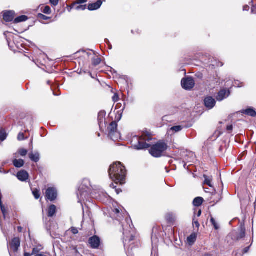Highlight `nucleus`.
<instances>
[{"label": "nucleus", "mask_w": 256, "mask_h": 256, "mask_svg": "<svg viewBox=\"0 0 256 256\" xmlns=\"http://www.w3.org/2000/svg\"><path fill=\"white\" fill-rule=\"evenodd\" d=\"M101 61V58L97 57L92 59V64L94 66H96L100 64Z\"/></svg>", "instance_id": "obj_27"}, {"label": "nucleus", "mask_w": 256, "mask_h": 256, "mask_svg": "<svg viewBox=\"0 0 256 256\" xmlns=\"http://www.w3.org/2000/svg\"><path fill=\"white\" fill-rule=\"evenodd\" d=\"M204 184H206L210 187L212 188L213 186L212 184V179L211 178L207 176L206 175L204 174Z\"/></svg>", "instance_id": "obj_25"}, {"label": "nucleus", "mask_w": 256, "mask_h": 256, "mask_svg": "<svg viewBox=\"0 0 256 256\" xmlns=\"http://www.w3.org/2000/svg\"><path fill=\"white\" fill-rule=\"evenodd\" d=\"M78 4H84L87 2V0H76Z\"/></svg>", "instance_id": "obj_45"}, {"label": "nucleus", "mask_w": 256, "mask_h": 256, "mask_svg": "<svg viewBox=\"0 0 256 256\" xmlns=\"http://www.w3.org/2000/svg\"><path fill=\"white\" fill-rule=\"evenodd\" d=\"M18 140H24V134L22 132H20L18 136Z\"/></svg>", "instance_id": "obj_37"}, {"label": "nucleus", "mask_w": 256, "mask_h": 256, "mask_svg": "<svg viewBox=\"0 0 256 256\" xmlns=\"http://www.w3.org/2000/svg\"><path fill=\"white\" fill-rule=\"evenodd\" d=\"M102 0H98L94 3L90 4L88 6V10L90 11L98 10L102 5Z\"/></svg>", "instance_id": "obj_17"}, {"label": "nucleus", "mask_w": 256, "mask_h": 256, "mask_svg": "<svg viewBox=\"0 0 256 256\" xmlns=\"http://www.w3.org/2000/svg\"><path fill=\"white\" fill-rule=\"evenodd\" d=\"M18 152L21 156H24L27 154L28 151L26 149L21 148L19 150Z\"/></svg>", "instance_id": "obj_33"}, {"label": "nucleus", "mask_w": 256, "mask_h": 256, "mask_svg": "<svg viewBox=\"0 0 256 256\" xmlns=\"http://www.w3.org/2000/svg\"><path fill=\"white\" fill-rule=\"evenodd\" d=\"M132 250V248H130V247L128 248V254L129 255L130 253V250Z\"/></svg>", "instance_id": "obj_52"}, {"label": "nucleus", "mask_w": 256, "mask_h": 256, "mask_svg": "<svg viewBox=\"0 0 256 256\" xmlns=\"http://www.w3.org/2000/svg\"><path fill=\"white\" fill-rule=\"evenodd\" d=\"M230 90H226V89L221 90L218 94L216 96V99L218 101H222L224 99L228 97L230 95Z\"/></svg>", "instance_id": "obj_11"}, {"label": "nucleus", "mask_w": 256, "mask_h": 256, "mask_svg": "<svg viewBox=\"0 0 256 256\" xmlns=\"http://www.w3.org/2000/svg\"><path fill=\"white\" fill-rule=\"evenodd\" d=\"M22 228L21 226L18 227V230L19 232H22Z\"/></svg>", "instance_id": "obj_51"}, {"label": "nucleus", "mask_w": 256, "mask_h": 256, "mask_svg": "<svg viewBox=\"0 0 256 256\" xmlns=\"http://www.w3.org/2000/svg\"><path fill=\"white\" fill-rule=\"evenodd\" d=\"M0 208H1L2 212L4 216H5V213L6 212V208L4 206V204H1Z\"/></svg>", "instance_id": "obj_42"}, {"label": "nucleus", "mask_w": 256, "mask_h": 256, "mask_svg": "<svg viewBox=\"0 0 256 256\" xmlns=\"http://www.w3.org/2000/svg\"><path fill=\"white\" fill-rule=\"evenodd\" d=\"M59 0H50V2L52 6H58Z\"/></svg>", "instance_id": "obj_35"}, {"label": "nucleus", "mask_w": 256, "mask_h": 256, "mask_svg": "<svg viewBox=\"0 0 256 256\" xmlns=\"http://www.w3.org/2000/svg\"><path fill=\"white\" fill-rule=\"evenodd\" d=\"M250 246L245 248L243 250V254L247 253L248 252L249 250H250Z\"/></svg>", "instance_id": "obj_44"}, {"label": "nucleus", "mask_w": 256, "mask_h": 256, "mask_svg": "<svg viewBox=\"0 0 256 256\" xmlns=\"http://www.w3.org/2000/svg\"><path fill=\"white\" fill-rule=\"evenodd\" d=\"M14 166L16 168L22 167L24 164V162L22 159H14L12 161Z\"/></svg>", "instance_id": "obj_19"}, {"label": "nucleus", "mask_w": 256, "mask_h": 256, "mask_svg": "<svg viewBox=\"0 0 256 256\" xmlns=\"http://www.w3.org/2000/svg\"><path fill=\"white\" fill-rule=\"evenodd\" d=\"M210 222L214 226L215 230H218L219 229V226L214 218L212 217L210 218Z\"/></svg>", "instance_id": "obj_32"}, {"label": "nucleus", "mask_w": 256, "mask_h": 256, "mask_svg": "<svg viewBox=\"0 0 256 256\" xmlns=\"http://www.w3.org/2000/svg\"><path fill=\"white\" fill-rule=\"evenodd\" d=\"M106 116V112L104 111H100L98 114V118L100 130H102L103 127L106 126L104 118Z\"/></svg>", "instance_id": "obj_14"}, {"label": "nucleus", "mask_w": 256, "mask_h": 256, "mask_svg": "<svg viewBox=\"0 0 256 256\" xmlns=\"http://www.w3.org/2000/svg\"><path fill=\"white\" fill-rule=\"evenodd\" d=\"M204 202V199L202 197H197L193 200V204L195 206H200Z\"/></svg>", "instance_id": "obj_23"}, {"label": "nucleus", "mask_w": 256, "mask_h": 256, "mask_svg": "<svg viewBox=\"0 0 256 256\" xmlns=\"http://www.w3.org/2000/svg\"><path fill=\"white\" fill-rule=\"evenodd\" d=\"M108 174L110 178L116 184H122L124 183L126 170L121 162H116L110 165Z\"/></svg>", "instance_id": "obj_1"}, {"label": "nucleus", "mask_w": 256, "mask_h": 256, "mask_svg": "<svg viewBox=\"0 0 256 256\" xmlns=\"http://www.w3.org/2000/svg\"><path fill=\"white\" fill-rule=\"evenodd\" d=\"M204 190L206 192H208V188H204Z\"/></svg>", "instance_id": "obj_60"}, {"label": "nucleus", "mask_w": 256, "mask_h": 256, "mask_svg": "<svg viewBox=\"0 0 256 256\" xmlns=\"http://www.w3.org/2000/svg\"><path fill=\"white\" fill-rule=\"evenodd\" d=\"M58 196V192L54 188H48L46 192V198L52 202Z\"/></svg>", "instance_id": "obj_10"}, {"label": "nucleus", "mask_w": 256, "mask_h": 256, "mask_svg": "<svg viewBox=\"0 0 256 256\" xmlns=\"http://www.w3.org/2000/svg\"><path fill=\"white\" fill-rule=\"evenodd\" d=\"M112 100L116 102H117L119 100V97L117 94H114L112 98Z\"/></svg>", "instance_id": "obj_39"}, {"label": "nucleus", "mask_w": 256, "mask_h": 256, "mask_svg": "<svg viewBox=\"0 0 256 256\" xmlns=\"http://www.w3.org/2000/svg\"><path fill=\"white\" fill-rule=\"evenodd\" d=\"M183 126H172L170 128V130L174 132H178L182 130L183 128Z\"/></svg>", "instance_id": "obj_29"}, {"label": "nucleus", "mask_w": 256, "mask_h": 256, "mask_svg": "<svg viewBox=\"0 0 256 256\" xmlns=\"http://www.w3.org/2000/svg\"><path fill=\"white\" fill-rule=\"evenodd\" d=\"M181 84L182 87L186 90H190L195 84L194 81L192 77L184 78L182 80Z\"/></svg>", "instance_id": "obj_7"}, {"label": "nucleus", "mask_w": 256, "mask_h": 256, "mask_svg": "<svg viewBox=\"0 0 256 256\" xmlns=\"http://www.w3.org/2000/svg\"><path fill=\"white\" fill-rule=\"evenodd\" d=\"M113 212L115 214H118V216H119L120 218V216H118L120 214V210L119 209L116 208L113 210Z\"/></svg>", "instance_id": "obj_43"}, {"label": "nucleus", "mask_w": 256, "mask_h": 256, "mask_svg": "<svg viewBox=\"0 0 256 256\" xmlns=\"http://www.w3.org/2000/svg\"><path fill=\"white\" fill-rule=\"evenodd\" d=\"M232 129H233V126L232 125L228 126L226 127V130L228 131H232Z\"/></svg>", "instance_id": "obj_46"}, {"label": "nucleus", "mask_w": 256, "mask_h": 256, "mask_svg": "<svg viewBox=\"0 0 256 256\" xmlns=\"http://www.w3.org/2000/svg\"><path fill=\"white\" fill-rule=\"evenodd\" d=\"M108 46H109L110 49H112V44L110 43V44H108Z\"/></svg>", "instance_id": "obj_58"}, {"label": "nucleus", "mask_w": 256, "mask_h": 256, "mask_svg": "<svg viewBox=\"0 0 256 256\" xmlns=\"http://www.w3.org/2000/svg\"><path fill=\"white\" fill-rule=\"evenodd\" d=\"M38 18L41 20H47L50 18V17H48L42 14H38Z\"/></svg>", "instance_id": "obj_30"}, {"label": "nucleus", "mask_w": 256, "mask_h": 256, "mask_svg": "<svg viewBox=\"0 0 256 256\" xmlns=\"http://www.w3.org/2000/svg\"><path fill=\"white\" fill-rule=\"evenodd\" d=\"M242 84L238 80H235L234 82L233 83V86H237L238 88L242 86V85H240Z\"/></svg>", "instance_id": "obj_36"}, {"label": "nucleus", "mask_w": 256, "mask_h": 256, "mask_svg": "<svg viewBox=\"0 0 256 256\" xmlns=\"http://www.w3.org/2000/svg\"><path fill=\"white\" fill-rule=\"evenodd\" d=\"M216 101L212 96H207L204 100L205 106L208 110L212 109L216 105Z\"/></svg>", "instance_id": "obj_12"}, {"label": "nucleus", "mask_w": 256, "mask_h": 256, "mask_svg": "<svg viewBox=\"0 0 256 256\" xmlns=\"http://www.w3.org/2000/svg\"><path fill=\"white\" fill-rule=\"evenodd\" d=\"M167 144L162 141H159L153 145L150 150V154L155 158L162 156V153L168 149Z\"/></svg>", "instance_id": "obj_4"}, {"label": "nucleus", "mask_w": 256, "mask_h": 256, "mask_svg": "<svg viewBox=\"0 0 256 256\" xmlns=\"http://www.w3.org/2000/svg\"><path fill=\"white\" fill-rule=\"evenodd\" d=\"M1 204H3L2 201V196H0V206H1Z\"/></svg>", "instance_id": "obj_57"}, {"label": "nucleus", "mask_w": 256, "mask_h": 256, "mask_svg": "<svg viewBox=\"0 0 256 256\" xmlns=\"http://www.w3.org/2000/svg\"><path fill=\"white\" fill-rule=\"evenodd\" d=\"M71 232L74 234H76L78 232V228L74 227H72L71 228Z\"/></svg>", "instance_id": "obj_40"}, {"label": "nucleus", "mask_w": 256, "mask_h": 256, "mask_svg": "<svg viewBox=\"0 0 256 256\" xmlns=\"http://www.w3.org/2000/svg\"><path fill=\"white\" fill-rule=\"evenodd\" d=\"M196 240V236H193L192 234L190 235V236L188 238V240L190 242H194Z\"/></svg>", "instance_id": "obj_34"}, {"label": "nucleus", "mask_w": 256, "mask_h": 256, "mask_svg": "<svg viewBox=\"0 0 256 256\" xmlns=\"http://www.w3.org/2000/svg\"><path fill=\"white\" fill-rule=\"evenodd\" d=\"M88 244L93 249H98L100 244V239L97 236H94L88 239Z\"/></svg>", "instance_id": "obj_9"}, {"label": "nucleus", "mask_w": 256, "mask_h": 256, "mask_svg": "<svg viewBox=\"0 0 256 256\" xmlns=\"http://www.w3.org/2000/svg\"><path fill=\"white\" fill-rule=\"evenodd\" d=\"M28 20V17L24 15H22L20 16H19L17 18H16L14 21V24H18L19 22H26V20Z\"/></svg>", "instance_id": "obj_22"}, {"label": "nucleus", "mask_w": 256, "mask_h": 256, "mask_svg": "<svg viewBox=\"0 0 256 256\" xmlns=\"http://www.w3.org/2000/svg\"><path fill=\"white\" fill-rule=\"evenodd\" d=\"M32 254H30V253H28V252H24V256H32Z\"/></svg>", "instance_id": "obj_54"}, {"label": "nucleus", "mask_w": 256, "mask_h": 256, "mask_svg": "<svg viewBox=\"0 0 256 256\" xmlns=\"http://www.w3.org/2000/svg\"><path fill=\"white\" fill-rule=\"evenodd\" d=\"M202 214V210H199L198 212V214H197V216L198 217L200 216Z\"/></svg>", "instance_id": "obj_53"}, {"label": "nucleus", "mask_w": 256, "mask_h": 256, "mask_svg": "<svg viewBox=\"0 0 256 256\" xmlns=\"http://www.w3.org/2000/svg\"><path fill=\"white\" fill-rule=\"evenodd\" d=\"M18 179L22 182H26L29 179V174L25 170H21L16 174Z\"/></svg>", "instance_id": "obj_13"}, {"label": "nucleus", "mask_w": 256, "mask_h": 256, "mask_svg": "<svg viewBox=\"0 0 256 256\" xmlns=\"http://www.w3.org/2000/svg\"><path fill=\"white\" fill-rule=\"evenodd\" d=\"M246 236V229L244 225L241 224L240 226V233L238 238L240 239L244 238Z\"/></svg>", "instance_id": "obj_24"}, {"label": "nucleus", "mask_w": 256, "mask_h": 256, "mask_svg": "<svg viewBox=\"0 0 256 256\" xmlns=\"http://www.w3.org/2000/svg\"><path fill=\"white\" fill-rule=\"evenodd\" d=\"M110 187L112 188H116V186H115V184H114L112 183L110 184Z\"/></svg>", "instance_id": "obj_50"}, {"label": "nucleus", "mask_w": 256, "mask_h": 256, "mask_svg": "<svg viewBox=\"0 0 256 256\" xmlns=\"http://www.w3.org/2000/svg\"><path fill=\"white\" fill-rule=\"evenodd\" d=\"M222 198V196H220V198L218 199V200H217L216 202H218V201H220L221 199Z\"/></svg>", "instance_id": "obj_59"}, {"label": "nucleus", "mask_w": 256, "mask_h": 256, "mask_svg": "<svg viewBox=\"0 0 256 256\" xmlns=\"http://www.w3.org/2000/svg\"><path fill=\"white\" fill-rule=\"evenodd\" d=\"M32 194L36 200H38L40 198V192L37 188L32 190Z\"/></svg>", "instance_id": "obj_28"}, {"label": "nucleus", "mask_w": 256, "mask_h": 256, "mask_svg": "<svg viewBox=\"0 0 256 256\" xmlns=\"http://www.w3.org/2000/svg\"><path fill=\"white\" fill-rule=\"evenodd\" d=\"M193 225L194 226L197 228H198L200 226V224L198 222V220H195L194 218L193 220Z\"/></svg>", "instance_id": "obj_41"}, {"label": "nucleus", "mask_w": 256, "mask_h": 256, "mask_svg": "<svg viewBox=\"0 0 256 256\" xmlns=\"http://www.w3.org/2000/svg\"><path fill=\"white\" fill-rule=\"evenodd\" d=\"M243 113L252 117H255L256 116V112L253 108H247L244 111Z\"/></svg>", "instance_id": "obj_21"}, {"label": "nucleus", "mask_w": 256, "mask_h": 256, "mask_svg": "<svg viewBox=\"0 0 256 256\" xmlns=\"http://www.w3.org/2000/svg\"><path fill=\"white\" fill-rule=\"evenodd\" d=\"M56 212V206L54 204H52L48 208V217H52Z\"/></svg>", "instance_id": "obj_20"}, {"label": "nucleus", "mask_w": 256, "mask_h": 256, "mask_svg": "<svg viewBox=\"0 0 256 256\" xmlns=\"http://www.w3.org/2000/svg\"><path fill=\"white\" fill-rule=\"evenodd\" d=\"M86 5H80V6H77L76 7V10H86Z\"/></svg>", "instance_id": "obj_38"}, {"label": "nucleus", "mask_w": 256, "mask_h": 256, "mask_svg": "<svg viewBox=\"0 0 256 256\" xmlns=\"http://www.w3.org/2000/svg\"><path fill=\"white\" fill-rule=\"evenodd\" d=\"M180 156L183 158L182 163H184L183 166L186 169V162H190L191 160H189V158L194 159L195 157L194 154L190 151L182 150L180 152Z\"/></svg>", "instance_id": "obj_8"}, {"label": "nucleus", "mask_w": 256, "mask_h": 256, "mask_svg": "<svg viewBox=\"0 0 256 256\" xmlns=\"http://www.w3.org/2000/svg\"><path fill=\"white\" fill-rule=\"evenodd\" d=\"M105 42L108 44L110 43L109 40L108 39H105L104 40Z\"/></svg>", "instance_id": "obj_56"}, {"label": "nucleus", "mask_w": 256, "mask_h": 256, "mask_svg": "<svg viewBox=\"0 0 256 256\" xmlns=\"http://www.w3.org/2000/svg\"><path fill=\"white\" fill-rule=\"evenodd\" d=\"M250 9V7L249 6H247V5H246L244 6L243 8V10L244 11H248Z\"/></svg>", "instance_id": "obj_47"}, {"label": "nucleus", "mask_w": 256, "mask_h": 256, "mask_svg": "<svg viewBox=\"0 0 256 256\" xmlns=\"http://www.w3.org/2000/svg\"><path fill=\"white\" fill-rule=\"evenodd\" d=\"M0 172H1V173H2V172L6 173V172H5L4 170H3V168H0Z\"/></svg>", "instance_id": "obj_55"}, {"label": "nucleus", "mask_w": 256, "mask_h": 256, "mask_svg": "<svg viewBox=\"0 0 256 256\" xmlns=\"http://www.w3.org/2000/svg\"><path fill=\"white\" fill-rule=\"evenodd\" d=\"M7 137V134L5 130L0 129V140L1 141L4 140Z\"/></svg>", "instance_id": "obj_26"}, {"label": "nucleus", "mask_w": 256, "mask_h": 256, "mask_svg": "<svg viewBox=\"0 0 256 256\" xmlns=\"http://www.w3.org/2000/svg\"><path fill=\"white\" fill-rule=\"evenodd\" d=\"M20 242L19 238H14L10 244V248L14 252H16L20 246Z\"/></svg>", "instance_id": "obj_15"}, {"label": "nucleus", "mask_w": 256, "mask_h": 256, "mask_svg": "<svg viewBox=\"0 0 256 256\" xmlns=\"http://www.w3.org/2000/svg\"><path fill=\"white\" fill-rule=\"evenodd\" d=\"M108 136L114 141L120 139V134L118 130V124L116 121L112 122L108 128Z\"/></svg>", "instance_id": "obj_6"}, {"label": "nucleus", "mask_w": 256, "mask_h": 256, "mask_svg": "<svg viewBox=\"0 0 256 256\" xmlns=\"http://www.w3.org/2000/svg\"><path fill=\"white\" fill-rule=\"evenodd\" d=\"M42 12L45 14H51L52 10L50 8L47 6H44Z\"/></svg>", "instance_id": "obj_31"}, {"label": "nucleus", "mask_w": 256, "mask_h": 256, "mask_svg": "<svg viewBox=\"0 0 256 256\" xmlns=\"http://www.w3.org/2000/svg\"><path fill=\"white\" fill-rule=\"evenodd\" d=\"M14 12L10 10L4 12L3 18L6 22H12L14 19Z\"/></svg>", "instance_id": "obj_16"}, {"label": "nucleus", "mask_w": 256, "mask_h": 256, "mask_svg": "<svg viewBox=\"0 0 256 256\" xmlns=\"http://www.w3.org/2000/svg\"><path fill=\"white\" fill-rule=\"evenodd\" d=\"M115 191L116 192L117 194H118L120 192H122V190L120 189H116Z\"/></svg>", "instance_id": "obj_49"}, {"label": "nucleus", "mask_w": 256, "mask_h": 256, "mask_svg": "<svg viewBox=\"0 0 256 256\" xmlns=\"http://www.w3.org/2000/svg\"><path fill=\"white\" fill-rule=\"evenodd\" d=\"M38 252V250L36 248H34L32 251V254L34 255Z\"/></svg>", "instance_id": "obj_48"}, {"label": "nucleus", "mask_w": 256, "mask_h": 256, "mask_svg": "<svg viewBox=\"0 0 256 256\" xmlns=\"http://www.w3.org/2000/svg\"><path fill=\"white\" fill-rule=\"evenodd\" d=\"M126 224L122 225L124 244L125 249L126 248L128 244L134 240L135 235V229L130 218L126 220Z\"/></svg>", "instance_id": "obj_2"}, {"label": "nucleus", "mask_w": 256, "mask_h": 256, "mask_svg": "<svg viewBox=\"0 0 256 256\" xmlns=\"http://www.w3.org/2000/svg\"><path fill=\"white\" fill-rule=\"evenodd\" d=\"M91 188L92 186L90 180L88 178H84L79 187L77 193L79 202L82 203V202L89 200Z\"/></svg>", "instance_id": "obj_3"}, {"label": "nucleus", "mask_w": 256, "mask_h": 256, "mask_svg": "<svg viewBox=\"0 0 256 256\" xmlns=\"http://www.w3.org/2000/svg\"><path fill=\"white\" fill-rule=\"evenodd\" d=\"M137 143L132 144V148L136 150H146L151 146V144L148 143L147 142H149L152 140L150 136H144L141 137L136 138Z\"/></svg>", "instance_id": "obj_5"}, {"label": "nucleus", "mask_w": 256, "mask_h": 256, "mask_svg": "<svg viewBox=\"0 0 256 256\" xmlns=\"http://www.w3.org/2000/svg\"><path fill=\"white\" fill-rule=\"evenodd\" d=\"M28 156L30 160L35 162H38L40 160V153L37 151L30 152Z\"/></svg>", "instance_id": "obj_18"}]
</instances>
